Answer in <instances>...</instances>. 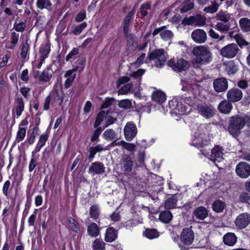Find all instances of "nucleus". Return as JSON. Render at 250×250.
Returning a JSON list of instances; mask_svg holds the SVG:
<instances>
[{
    "mask_svg": "<svg viewBox=\"0 0 250 250\" xmlns=\"http://www.w3.org/2000/svg\"><path fill=\"white\" fill-rule=\"evenodd\" d=\"M192 53L195 58L191 61L194 68H200L203 65L210 63L213 59L212 53L208 47L205 45H198L193 47Z\"/></svg>",
    "mask_w": 250,
    "mask_h": 250,
    "instance_id": "obj_1",
    "label": "nucleus"
},
{
    "mask_svg": "<svg viewBox=\"0 0 250 250\" xmlns=\"http://www.w3.org/2000/svg\"><path fill=\"white\" fill-rule=\"evenodd\" d=\"M246 120L240 115L232 116L229 121L228 126L229 132L233 136H237L240 133V130L244 127Z\"/></svg>",
    "mask_w": 250,
    "mask_h": 250,
    "instance_id": "obj_2",
    "label": "nucleus"
},
{
    "mask_svg": "<svg viewBox=\"0 0 250 250\" xmlns=\"http://www.w3.org/2000/svg\"><path fill=\"white\" fill-rule=\"evenodd\" d=\"M85 59L82 58L78 60L77 63L79 65H75L74 68L71 70L66 71L64 74V77L66 78V80L64 82V86L66 88H69L72 84V82L76 78V75L74 72L79 71L81 72L84 69L85 66Z\"/></svg>",
    "mask_w": 250,
    "mask_h": 250,
    "instance_id": "obj_3",
    "label": "nucleus"
},
{
    "mask_svg": "<svg viewBox=\"0 0 250 250\" xmlns=\"http://www.w3.org/2000/svg\"><path fill=\"white\" fill-rule=\"evenodd\" d=\"M223 150L221 146L216 145L211 149L210 152L206 149H203L201 151L203 155L215 163L221 162L224 160Z\"/></svg>",
    "mask_w": 250,
    "mask_h": 250,
    "instance_id": "obj_4",
    "label": "nucleus"
},
{
    "mask_svg": "<svg viewBox=\"0 0 250 250\" xmlns=\"http://www.w3.org/2000/svg\"><path fill=\"white\" fill-rule=\"evenodd\" d=\"M149 61H153L155 65L161 67L167 60V55L163 49H156L148 54Z\"/></svg>",
    "mask_w": 250,
    "mask_h": 250,
    "instance_id": "obj_5",
    "label": "nucleus"
},
{
    "mask_svg": "<svg viewBox=\"0 0 250 250\" xmlns=\"http://www.w3.org/2000/svg\"><path fill=\"white\" fill-rule=\"evenodd\" d=\"M211 137L208 133L207 130L205 131L199 130L195 133L193 140L194 146L198 147H203L210 144Z\"/></svg>",
    "mask_w": 250,
    "mask_h": 250,
    "instance_id": "obj_6",
    "label": "nucleus"
},
{
    "mask_svg": "<svg viewBox=\"0 0 250 250\" xmlns=\"http://www.w3.org/2000/svg\"><path fill=\"white\" fill-rule=\"evenodd\" d=\"M167 64L169 67H171L173 70L177 72L186 71L188 69L190 66V62L183 58L171 59L168 62Z\"/></svg>",
    "mask_w": 250,
    "mask_h": 250,
    "instance_id": "obj_7",
    "label": "nucleus"
},
{
    "mask_svg": "<svg viewBox=\"0 0 250 250\" xmlns=\"http://www.w3.org/2000/svg\"><path fill=\"white\" fill-rule=\"evenodd\" d=\"M239 51L237 44L230 43L221 48L220 54L224 58L231 59L234 58Z\"/></svg>",
    "mask_w": 250,
    "mask_h": 250,
    "instance_id": "obj_8",
    "label": "nucleus"
},
{
    "mask_svg": "<svg viewBox=\"0 0 250 250\" xmlns=\"http://www.w3.org/2000/svg\"><path fill=\"white\" fill-rule=\"evenodd\" d=\"M198 113L206 119H210L213 117L215 113V109L213 106L207 104H199L197 106Z\"/></svg>",
    "mask_w": 250,
    "mask_h": 250,
    "instance_id": "obj_9",
    "label": "nucleus"
},
{
    "mask_svg": "<svg viewBox=\"0 0 250 250\" xmlns=\"http://www.w3.org/2000/svg\"><path fill=\"white\" fill-rule=\"evenodd\" d=\"M206 19L200 15L194 16L185 17L182 21L184 25H195L198 26H202L206 23Z\"/></svg>",
    "mask_w": 250,
    "mask_h": 250,
    "instance_id": "obj_10",
    "label": "nucleus"
},
{
    "mask_svg": "<svg viewBox=\"0 0 250 250\" xmlns=\"http://www.w3.org/2000/svg\"><path fill=\"white\" fill-rule=\"evenodd\" d=\"M250 224V214L245 212L240 214L235 219V225L237 229H243Z\"/></svg>",
    "mask_w": 250,
    "mask_h": 250,
    "instance_id": "obj_11",
    "label": "nucleus"
},
{
    "mask_svg": "<svg viewBox=\"0 0 250 250\" xmlns=\"http://www.w3.org/2000/svg\"><path fill=\"white\" fill-rule=\"evenodd\" d=\"M194 233L190 228H185L183 229L180 235L181 241L186 245H191L194 240Z\"/></svg>",
    "mask_w": 250,
    "mask_h": 250,
    "instance_id": "obj_12",
    "label": "nucleus"
},
{
    "mask_svg": "<svg viewBox=\"0 0 250 250\" xmlns=\"http://www.w3.org/2000/svg\"><path fill=\"white\" fill-rule=\"evenodd\" d=\"M235 171L239 177L246 178L250 175V166L246 162H240L236 166Z\"/></svg>",
    "mask_w": 250,
    "mask_h": 250,
    "instance_id": "obj_13",
    "label": "nucleus"
},
{
    "mask_svg": "<svg viewBox=\"0 0 250 250\" xmlns=\"http://www.w3.org/2000/svg\"><path fill=\"white\" fill-rule=\"evenodd\" d=\"M191 37L192 40L197 43H204L207 39L206 32L201 29H197L193 30Z\"/></svg>",
    "mask_w": 250,
    "mask_h": 250,
    "instance_id": "obj_14",
    "label": "nucleus"
},
{
    "mask_svg": "<svg viewBox=\"0 0 250 250\" xmlns=\"http://www.w3.org/2000/svg\"><path fill=\"white\" fill-rule=\"evenodd\" d=\"M243 97L242 91L236 88L229 89L227 94V99L231 102H237L240 101Z\"/></svg>",
    "mask_w": 250,
    "mask_h": 250,
    "instance_id": "obj_15",
    "label": "nucleus"
},
{
    "mask_svg": "<svg viewBox=\"0 0 250 250\" xmlns=\"http://www.w3.org/2000/svg\"><path fill=\"white\" fill-rule=\"evenodd\" d=\"M119 165L123 171L130 172L132 169L133 161L129 155H125L121 158Z\"/></svg>",
    "mask_w": 250,
    "mask_h": 250,
    "instance_id": "obj_16",
    "label": "nucleus"
},
{
    "mask_svg": "<svg viewBox=\"0 0 250 250\" xmlns=\"http://www.w3.org/2000/svg\"><path fill=\"white\" fill-rule=\"evenodd\" d=\"M136 126L131 122L127 123L124 128V134L127 141H131L137 134Z\"/></svg>",
    "mask_w": 250,
    "mask_h": 250,
    "instance_id": "obj_17",
    "label": "nucleus"
},
{
    "mask_svg": "<svg viewBox=\"0 0 250 250\" xmlns=\"http://www.w3.org/2000/svg\"><path fill=\"white\" fill-rule=\"evenodd\" d=\"M213 88L216 92L225 91L228 88V83L227 79L220 78L213 81Z\"/></svg>",
    "mask_w": 250,
    "mask_h": 250,
    "instance_id": "obj_18",
    "label": "nucleus"
},
{
    "mask_svg": "<svg viewBox=\"0 0 250 250\" xmlns=\"http://www.w3.org/2000/svg\"><path fill=\"white\" fill-rule=\"evenodd\" d=\"M105 171L104 165L100 162L92 163L89 168L88 173L94 176L96 174H102Z\"/></svg>",
    "mask_w": 250,
    "mask_h": 250,
    "instance_id": "obj_19",
    "label": "nucleus"
},
{
    "mask_svg": "<svg viewBox=\"0 0 250 250\" xmlns=\"http://www.w3.org/2000/svg\"><path fill=\"white\" fill-rule=\"evenodd\" d=\"M145 70L142 69L138 70L137 71L133 72L130 76V78L125 76L124 77L120 78L118 80V83L119 84L129 82L131 79H133L136 80L139 83L141 81L142 76L144 73Z\"/></svg>",
    "mask_w": 250,
    "mask_h": 250,
    "instance_id": "obj_20",
    "label": "nucleus"
},
{
    "mask_svg": "<svg viewBox=\"0 0 250 250\" xmlns=\"http://www.w3.org/2000/svg\"><path fill=\"white\" fill-rule=\"evenodd\" d=\"M48 137L49 134L47 132L40 136L35 149L32 152L33 155H35V154L37 152H39L41 148L45 146L46 142L48 140Z\"/></svg>",
    "mask_w": 250,
    "mask_h": 250,
    "instance_id": "obj_21",
    "label": "nucleus"
},
{
    "mask_svg": "<svg viewBox=\"0 0 250 250\" xmlns=\"http://www.w3.org/2000/svg\"><path fill=\"white\" fill-rule=\"evenodd\" d=\"M233 105L229 101L223 100L218 105V109L222 113L228 114L231 111Z\"/></svg>",
    "mask_w": 250,
    "mask_h": 250,
    "instance_id": "obj_22",
    "label": "nucleus"
},
{
    "mask_svg": "<svg viewBox=\"0 0 250 250\" xmlns=\"http://www.w3.org/2000/svg\"><path fill=\"white\" fill-rule=\"evenodd\" d=\"M19 34L13 32L10 36V42L6 43L5 48L7 49L14 50L19 40Z\"/></svg>",
    "mask_w": 250,
    "mask_h": 250,
    "instance_id": "obj_23",
    "label": "nucleus"
},
{
    "mask_svg": "<svg viewBox=\"0 0 250 250\" xmlns=\"http://www.w3.org/2000/svg\"><path fill=\"white\" fill-rule=\"evenodd\" d=\"M102 135L103 138L106 140H118L121 138V135L117 133L116 131L112 129H107L105 130Z\"/></svg>",
    "mask_w": 250,
    "mask_h": 250,
    "instance_id": "obj_24",
    "label": "nucleus"
},
{
    "mask_svg": "<svg viewBox=\"0 0 250 250\" xmlns=\"http://www.w3.org/2000/svg\"><path fill=\"white\" fill-rule=\"evenodd\" d=\"M67 228L70 231L78 233L80 230V227L78 223L72 218L67 219L65 223Z\"/></svg>",
    "mask_w": 250,
    "mask_h": 250,
    "instance_id": "obj_25",
    "label": "nucleus"
},
{
    "mask_svg": "<svg viewBox=\"0 0 250 250\" xmlns=\"http://www.w3.org/2000/svg\"><path fill=\"white\" fill-rule=\"evenodd\" d=\"M237 238L235 234L232 232H228L223 236V242L226 245L234 246L237 242Z\"/></svg>",
    "mask_w": 250,
    "mask_h": 250,
    "instance_id": "obj_26",
    "label": "nucleus"
},
{
    "mask_svg": "<svg viewBox=\"0 0 250 250\" xmlns=\"http://www.w3.org/2000/svg\"><path fill=\"white\" fill-rule=\"evenodd\" d=\"M151 98L153 101L158 104H162L166 100L165 94L160 90L154 91L151 95Z\"/></svg>",
    "mask_w": 250,
    "mask_h": 250,
    "instance_id": "obj_27",
    "label": "nucleus"
},
{
    "mask_svg": "<svg viewBox=\"0 0 250 250\" xmlns=\"http://www.w3.org/2000/svg\"><path fill=\"white\" fill-rule=\"evenodd\" d=\"M117 237V232L112 227L107 229L104 238L105 241L112 242L114 241Z\"/></svg>",
    "mask_w": 250,
    "mask_h": 250,
    "instance_id": "obj_28",
    "label": "nucleus"
},
{
    "mask_svg": "<svg viewBox=\"0 0 250 250\" xmlns=\"http://www.w3.org/2000/svg\"><path fill=\"white\" fill-rule=\"evenodd\" d=\"M24 104L21 97L18 98L15 101V110L17 117L20 116L24 110Z\"/></svg>",
    "mask_w": 250,
    "mask_h": 250,
    "instance_id": "obj_29",
    "label": "nucleus"
},
{
    "mask_svg": "<svg viewBox=\"0 0 250 250\" xmlns=\"http://www.w3.org/2000/svg\"><path fill=\"white\" fill-rule=\"evenodd\" d=\"M208 212L207 209L203 207H200L194 210V215L196 218L200 220H203L208 216Z\"/></svg>",
    "mask_w": 250,
    "mask_h": 250,
    "instance_id": "obj_30",
    "label": "nucleus"
},
{
    "mask_svg": "<svg viewBox=\"0 0 250 250\" xmlns=\"http://www.w3.org/2000/svg\"><path fill=\"white\" fill-rule=\"evenodd\" d=\"M36 6L40 10L45 9L50 11L52 9V3L49 0H37Z\"/></svg>",
    "mask_w": 250,
    "mask_h": 250,
    "instance_id": "obj_31",
    "label": "nucleus"
},
{
    "mask_svg": "<svg viewBox=\"0 0 250 250\" xmlns=\"http://www.w3.org/2000/svg\"><path fill=\"white\" fill-rule=\"evenodd\" d=\"M87 232L91 237L97 236L100 230L98 225L95 223H91L87 226Z\"/></svg>",
    "mask_w": 250,
    "mask_h": 250,
    "instance_id": "obj_32",
    "label": "nucleus"
},
{
    "mask_svg": "<svg viewBox=\"0 0 250 250\" xmlns=\"http://www.w3.org/2000/svg\"><path fill=\"white\" fill-rule=\"evenodd\" d=\"M172 218V215L169 210L162 211L159 214V220L165 223H169Z\"/></svg>",
    "mask_w": 250,
    "mask_h": 250,
    "instance_id": "obj_33",
    "label": "nucleus"
},
{
    "mask_svg": "<svg viewBox=\"0 0 250 250\" xmlns=\"http://www.w3.org/2000/svg\"><path fill=\"white\" fill-rule=\"evenodd\" d=\"M241 29L246 32L250 31V19L248 18H241L239 21Z\"/></svg>",
    "mask_w": 250,
    "mask_h": 250,
    "instance_id": "obj_34",
    "label": "nucleus"
},
{
    "mask_svg": "<svg viewBox=\"0 0 250 250\" xmlns=\"http://www.w3.org/2000/svg\"><path fill=\"white\" fill-rule=\"evenodd\" d=\"M29 44L28 43V40H26L21 44L20 55L22 59H25L27 58L29 54Z\"/></svg>",
    "mask_w": 250,
    "mask_h": 250,
    "instance_id": "obj_35",
    "label": "nucleus"
},
{
    "mask_svg": "<svg viewBox=\"0 0 250 250\" xmlns=\"http://www.w3.org/2000/svg\"><path fill=\"white\" fill-rule=\"evenodd\" d=\"M225 207L226 204L225 203L219 200L214 201L212 205L213 210L216 212H222Z\"/></svg>",
    "mask_w": 250,
    "mask_h": 250,
    "instance_id": "obj_36",
    "label": "nucleus"
},
{
    "mask_svg": "<svg viewBox=\"0 0 250 250\" xmlns=\"http://www.w3.org/2000/svg\"><path fill=\"white\" fill-rule=\"evenodd\" d=\"M133 15L128 13L124 20L123 31L125 36H127L128 33L129 25Z\"/></svg>",
    "mask_w": 250,
    "mask_h": 250,
    "instance_id": "obj_37",
    "label": "nucleus"
},
{
    "mask_svg": "<svg viewBox=\"0 0 250 250\" xmlns=\"http://www.w3.org/2000/svg\"><path fill=\"white\" fill-rule=\"evenodd\" d=\"M231 15L228 12L220 11L216 15V19L227 23L231 19Z\"/></svg>",
    "mask_w": 250,
    "mask_h": 250,
    "instance_id": "obj_38",
    "label": "nucleus"
},
{
    "mask_svg": "<svg viewBox=\"0 0 250 250\" xmlns=\"http://www.w3.org/2000/svg\"><path fill=\"white\" fill-rule=\"evenodd\" d=\"M194 6L193 0H187L182 4V7L180 8L181 13L187 12L192 9Z\"/></svg>",
    "mask_w": 250,
    "mask_h": 250,
    "instance_id": "obj_39",
    "label": "nucleus"
},
{
    "mask_svg": "<svg viewBox=\"0 0 250 250\" xmlns=\"http://www.w3.org/2000/svg\"><path fill=\"white\" fill-rule=\"evenodd\" d=\"M50 51L49 46L47 45H42L40 49V58H42V60H45L48 57V54L49 53Z\"/></svg>",
    "mask_w": 250,
    "mask_h": 250,
    "instance_id": "obj_40",
    "label": "nucleus"
},
{
    "mask_svg": "<svg viewBox=\"0 0 250 250\" xmlns=\"http://www.w3.org/2000/svg\"><path fill=\"white\" fill-rule=\"evenodd\" d=\"M177 199L174 196L170 197L166 201L164 207L166 209H171L176 207Z\"/></svg>",
    "mask_w": 250,
    "mask_h": 250,
    "instance_id": "obj_41",
    "label": "nucleus"
},
{
    "mask_svg": "<svg viewBox=\"0 0 250 250\" xmlns=\"http://www.w3.org/2000/svg\"><path fill=\"white\" fill-rule=\"evenodd\" d=\"M52 74L49 72V70H44L42 71L39 77L40 81L42 82H48L52 78Z\"/></svg>",
    "mask_w": 250,
    "mask_h": 250,
    "instance_id": "obj_42",
    "label": "nucleus"
},
{
    "mask_svg": "<svg viewBox=\"0 0 250 250\" xmlns=\"http://www.w3.org/2000/svg\"><path fill=\"white\" fill-rule=\"evenodd\" d=\"M79 53V48H73L70 52L66 56L65 60L67 62H73L76 58V56Z\"/></svg>",
    "mask_w": 250,
    "mask_h": 250,
    "instance_id": "obj_43",
    "label": "nucleus"
},
{
    "mask_svg": "<svg viewBox=\"0 0 250 250\" xmlns=\"http://www.w3.org/2000/svg\"><path fill=\"white\" fill-rule=\"evenodd\" d=\"M163 28L161 32V38L165 41L170 40L173 36V33L169 30H164Z\"/></svg>",
    "mask_w": 250,
    "mask_h": 250,
    "instance_id": "obj_44",
    "label": "nucleus"
},
{
    "mask_svg": "<svg viewBox=\"0 0 250 250\" xmlns=\"http://www.w3.org/2000/svg\"><path fill=\"white\" fill-rule=\"evenodd\" d=\"M107 116V114L104 111H101L98 115L94 123V127H98L100 125L103 121L104 118Z\"/></svg>",
    "mask_w": 250,
    "mask_h": 250,
    "instance_id": "obj_45",
    "label": "nucleus"
},
{
    "mask_svg": "<svg viewBox=\"0 0 250 250\" xmlns=\"http://www.w3.org/2000/svg\"><path fill=\"white\" fill-rule=\"evenodd\" d=\"M26 130L24 127H20L17 133L16 141L18 143L22 141L25 137Z\"/></svg>",
    "mask_w": 250,
    "mask_h": 250,
    "instance_id": "obj_46",
    "label": "nucleus"
},
{
    "mask_svg": "<svg viewBox=\"0 0 250 250\" xmlns=\"http://www.w3.org/2000/svg\"><path fill=\"white\" fill-rule=\"evenodd\" d=\"M26 23V20L19 23L15 22L14 24L13 28L17 32H22L25 29Z\"/></svg>",
    "mask_w": 250,
    "mask_h": 250,
    "instance_id": "obj_47",
    "label": "nucleus"
},
{
    "mask_svg": "<svg viewBox=\"0 0 250 250\" xmlns=\"http://www.w3.org/2000/svg\"><path fill=\"white\" fill-rule=\"evenodd\" d=\"M145 234L146 237L150 239H154L159 236V232L154 229H146Z\"/></svg>",
    "mask_w": 250,
    "mask_h": 250,
    "instance_id": "obj_48",
    "label": "nucleus"
},
{
    "mask_svg": "<svg viewBox=\"0 0 250 250\" xmlns=\"http://www.w3.org/2000/svg\"><path fill=\"white\" fill-rule=\"evenodd\" d=\"M218 8V4L215 1H213L210 6L205 7L204 10L207 13H213L217 11Z\"/></svg>",
    "mask_w": 250,
    "mask_h": 250,
    "instance_id": "obj_49",
    "label": "nucleus"
},
{
    "mask_svg": "<svg viewBox=\"0 0 250 250\" xmlns=\"http://www.w3.org/2000/svg\"><path fill=\"white\" fill-rule=\"evenodd\" d=\"M104 243L99 239H96L92 244V247L94 250H103L104 248Z\"/></svg>",
    "mask_w": 250,
    "mask_h": 250,
    "instance_id": "obj_50",
    "label": "nucleus"
},
{
    "mask_svg": "<svg viewBox=\"0 0 250 250\" xmlns=\"http://www.w3.org/2000/svg\"><path fill=\"white\" fill-rule=\"evenodd\" d=\"M118 105L120 108L126 109L131 108L132 104L130 100L128 99H125L120 101Z\"/></svg>",
    "mask_w": 250,
    "mask_h": 250,
    "instance_id": "obj_51",
    "label": "nucleus"
},
{
    "mask_svg": "<svg viewBox=\"0 0 250 250\" xmlns=\"http://www.w3.org/2000/svg\"><path fill=\"white\" fill-rule=\"evenodd\" d=\"M86 26L87 23L85 22L76 25L74 27L73 33L76 35H79Z\"/></svg>",
    "mask_w": 250,
    "mask_h": 250,
    "instance_id": "obj_52",
    "label": "nucleus"
},
{
    "mask_svg": "<svg viewBox=\"0 0 250 250\" xmlns=\"http://www.w3.org/2000/svg\"><path fill=\"white\" fill-rule=\"evenodd\" d=\"M89 214L91 218L96 219L99 215L98 207L96 205L92 206L90 208Z\"/></svg>",
    "mask_w": 250,
    "mask_h": 250,
    "instance_id": "obj_53",
    "label": "nucleus"
},
{
    "mask_svg": "<svg viewBox=\"0 0 250 250\" xmlns=\"http://www.w3.org/2000/svg\"><path fill=\"white\" fill-rule=\"evenodd\" d=\"M132 86V84L127 83L125 84L121 87L118 91L119 95H124L127 94L131 89Z\"/></svg>",
    "mask_w": 250,
    "mask_h": 250,
    "instance_id": "obj_54",
    "label": "nucleus"
},
{
    "mask_svg": "<svg viewBox=\"0 0 250 250\" xmlns=\"http://www.w3.org/2000/svg\"><path fill=\"white\" fill-rule=\"evenodd\" d=\"M52 95L54 97V100L56 102H59L60 104H61L63 101L62 93L59 92L58 90H54L52 93Z\"/></svg>",
    "mask_w": 250,
    "mask_h": 250,
    "instance_id": "obj_55",
    "label": "nucleus"
},
{
    "mask_svg": "<svg viewBox=\"0 0 250 250\" xmlns=\"http://www.w3.org/2000/svg\"><path fill=\"white\" fill-rule=\"evenodd\" d=\"M216 28L219 31L224 32L229 30V26L228 24H224L222 22H218L216 25Z\"/></svg>",
    "mask_w": 250,
    "mask_h": 250,
    "instance_id": "obj_56",
    "label": "nucleus"
},
{
    "mask_svg": "<svg viewBox=\"0 0 250 250\" xmlns=\"http://www.w3.org/2000/svg\"><path fill=\"white\" fill-rule=\"evenodd\" d=\"M150 7V4L148 3L143 4L141 6V14L143 17H145L147 14V10H149Z\"/></svg>",
    "mask_w": 250,
    "mask_h": 250,
    "instance_id": "obj_57",
    "label": "nucleus"
},
{
    "mask_svg": "<svg viewBox=\"0 0 250 250\" xmlns=\"http://www.w3.org/2000/svg\"><path fill=\"white\" fill-rule=\"evenodd\" d=\"M226 71L229 74H233L237 70L236 66L232 62L228 63L226 65Z\"/></svg>",
    "mask_w": 250,
    "mask_h": 250,
    "instance_id": "obj_58",
    "label": "nucleus"
},
{
    "mask_svg": "<svg viewBox=\"0 0 250 250\" xmlns=\"http://www.w3.org/2000/svg\"><path fill=\"white\" fill-rule=\"evenodd\" d=\"M102 131V129L101 127H98L93 133V135L91 136V142H94L98 140L100 134Z\"/></svg>",
    "mask_w": 250,
    "mask_h": 250,
    "instance_id": "obj_59",
    "label": "nucleus"
},
{
    "mask_svg": "<svg viewBox=\"0 0 250 250\" xmlns=\"http://www.w3.org/2000/svg\"><path fill=\"white\" fill-rule=\"evenodd\" d=\"M37 162L34 158V155L32 154V158L29 162V171H32L37 165Z\"/></svg>",
    "mask_w": 250,
    "mask_h": 250,
    "instance_id": "obj_60",
    "label": "nucleus"
},
{
    "mask_svg": "<svg viewBox=\"0 0 250 250\" xmlns=\"http://www.w3.org/2000/svg\"><path fill=\"white\" fill-rule=\"evenodd\" d=\"M249 194L247 192L242 193L239 197V200L242 203H247L250 200Z\"/></svg>",
    "mask_w": 250,
    "mask_h": 250,
    "instance_id": "obj_61",
    "label": "nucleus"
},
{
    "mask_svg": "<svg viewBox=\"0 0 250 250\" xmlns=\"http://www.w3.org/2000/svg\"><path fill=\"white\" fill-rule=\"evenodd\" d=\"M116 120L117 119L116 118H114L110 116H106L104 127H107L109 125L113 124L116 121Z\"/></svg>",
    "mask_w": 250,
    "mask_h": 250,
    "instance_id": "obj_62",
    "label": "nucleus"
},
{
    "mask_svg": "<svg viewBox=\"0 0 250 250\" xmlns=\"http://www.w3.org/2000/svg\"><path fill=\"white\" fill-rule=\"evenodd\" d=\"M123 147L125 148L128 151H133L135 150L136 146L134 144L128 143L125 142V144L123 145Z\"/></svg>",
    "mask_w": 250,
    "mask_h": 250,
    "instance_id": "obj_63",
    "label": "nucleus"
},
{
    "mask_svg": "<svg viewBox=\"0 0 250 250\" xmlns=\"http://www.w3.org/2000/svg\"><path fill=\"white\" fill-rule=\"evenodd\" d=\"M86 18L85 12H80L76 16L75 21L76 22H81L83 21Z\"/></svg>",
    "mask_w": 250,
    "mask_h": 250,
    "instance_id": "obj_64",
    "label": "nucleus"
}]
</instances>
